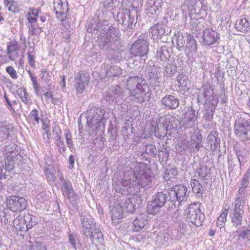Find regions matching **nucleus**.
<instances>
[{
  "label": "nucleus",
  "mask_w": 250,
  "mask_h": 250,
  "mask_svg": "<svg viewBox=\"0 0 250 250\" xmlns=\"http://www.w3.org/2000/svg\"><path fill=\"white\" fill-rule=\"evenodd\" d=\"M119 27L124 31H132L137 21L136 11H130L127 9L123 10L118 12L117 15Z\"/></svg>",
  "instance_id": "nucleus-4"
},
{
  "label": "nucleus",
  "mask_w": 250,
  "mask_h": 250,
  "mask_svg": "<svg viewBox=\"0 0 250 250\" xmlns=\"http://www.w3.org/2000/svg\"><path fill=\"white\" fill-rule=\"evenodd\" d=\"M168 202L171 204V208H174L180 206L182 202H186L189 196L188 188L184 185H177L167 189Z\"/></svg>",
  "instance_id": "nucleus-3"
},
{
  "label": "nucleus",
  "mask_w": 250,
  "mask_h": 250,
  "mask_svg": "<svg viewBox=\"0 0 250 250\" xmlns=\"http://www.w3.org/2000/svg\"><path fill=\"white\" fill-rule=\"evenodd\" d=\"M197 116L193 109H188L186 113L184 126L186 128H190L195 125Z\"/></svg>",
  "instance_id": "nucleus-29"
},
{
  "label": "nucleus",
  "mask_w": 250,
  "mask_h": 250,
  "mask_svg": "<svg viewBox=\"0 0 250 250\" xmlns=\"http://www.w3.org/2000/svg\"><path fill=\"white\" fill-rule=\"evenodd\" d=\"M162 3V0H148L146 5V14L155 20L161 12Z\"/></svg>",
  "instance_id": "nucleus-17"
},
{
  "label": "nucleus",
  "mask_w": 250,
  "mask_h": 250,
  "mask_svg": "<svg viewBox=\"0 0 250 250\" xmlns=\"http://www.w3.org/2000/svg\"><path fill=\"white\" fill-rule=\"evenodd\" d=\"M25 217L22 218V217L19 216L13 221V227L17 230L21 231H26V225H25Z\"/></svg>",
  "instance_id": "nucleus-39"
},
{
  "label": "nucleus",
  "mask_w": 250,
  "mask_h": 250,
  "mask_svg": "<svg viewBox=\"0 0 250 250\" xmlns=\"http://www.w3.org/2000/svg\"><path fill=\"white\" fill-rule=\"evenodd\" d=\"M175 37L176 47L178 50H181L185 44V38L182 33L180 32L175 34Z\"/></svg>",
  "instance_id": "nucleus-50"
},
{
  "label": "nucleus",
  "mask_w": 250,
  "mask_h": 250,
  "mask_svg": "<svg viewBox=\"0 0 250 250\" xmlns=\"http://www.w3.org/2000/svg\"><path fill=\"white\" fill-rule=\"evenodd\" d=\"M2 153L6 160L14 159V160L22 161L24 159L20 147L13 143L6 145L2 148Z\"/></svg>",
  "instance_id": "nucleus-11"
},
{
  "label": "nucleus",
  "mask_w": 250,
  "mask_h": 250,
  "mask_svg": "<svg viewBox=\"0 0 250 250\" xmlns=\"http://www.w3.org/2000/svg\"><path fill=\"white\" fill-rule=\"evenodd\" d=\"M122 73L120 67L112 65L108 67L106 71L105 77L107 78H111L119 77Z\"/></svg>",
  "instance_id": "nucleus-38"
},
{
  "label": "nucleus",
  "mask_w": 250,
  "mask_h": 250,
  "mask_svg": "<svg viewBox=\"0 0 250 250\" xmlns=\"http://www.w3.org/2000/svg\"><path fill=\"white\" fill-rule=\"evenodd\" d=\"M203 96L206 98V102H209L212 100H217L216 96L213 95V90L211 88L210 85H206L203 87Z\"/></svg>",
  "instance_id": "nucleus-45"
},
{
  "label": "nucleus",
  "mask_w": 250,
  "mask_h": 250,
  "mask_svg": "<svg viewBox=\"0 0 250 250\" xmlns=\"http://www.w3.org/2000/svg\"><path fill=\"white\" fill-rule=\"evenodd\" d=\"M96 17L101 24L104 26L103 31H107L110 29L109 26V21L113 17L112 13L110 11H99L96 13Z\"/></svg>",
  "instance_id": "nucleus-20"
},
{
  "label": "nucleus",
  "mask_w": 250,
  "mask_h": 250,
  "mask_svg": "<svg viewBox=\"0 0 250 250\" xmlns=\"http://www.w3.org/2000/svg\"><path fill=\"white\" fill-rule=\"evenodd\" d=\"M90 81V76L88 73L80 71L75 78L74 87L77 94H83L88 86Z\"/></svg>",
  "instance_id": "nucleus-12"
},
{
  "label": "nucleus",
  "mask_w": 250,
  "mask_h": 250,
  "mask_svg": "<svg viewBox=\"0 0 250 250\" xmlns=\"http://www.w3.org/2000/svg\"><path fill=\"white\" fill-rule=\"evenodd\" d=\"M185 212L188 222L196 227H199L202 225L205 216L200 209L199 204L193 203L189 205L185 210Z\"/></svg>",
  "instance_id": "nucleus-6"
},
{
  "label": "nucleus",
  "mask_w": 250,
  "mask_h": 250,
  "mask_svg": "<svg viewBox=\"0 0 250 250\" xmlns=\"http://www.w3.org/2000/svg\"><path fill=\"white\" fill-rule=\"evenodd\" d=\"M61 190L63 195L67 197L71 203L73 204L76 203L78 199V195L75 193L70 181L62 185Z\"/></svg>",
  "instance_id": "nucleus-19"
},
{
  "label": "nucleus",
  "mask_w": 250,
  "mask_h": 250,
  "mask_svg": "<svg viewBox=\"0 0 250 250\" xmlns=\"http://www.w3.org/2000/svg\"><path fill=\"white\" fill-rule=\"evenodd\" d=\"M148 42L144 36H140L138 39L132 44L130 53L134 56L147 57L149 50Z\"/></svg>",
  "instance_id": "nucleus-9"
},
{
  "label": "nucleus",
  "mask_w": 250,
  "mask_h": 250,
  "mask_svg": "<svg viewBox=\"0 0 250 250\" xmlns=\"http://www.w3.org/2000/svg\"><path fill=\"white\" fill-rule=\"evenodd\" d=\"M64 135L68 146L71 148L73 147V143L72 140V135L70 132V131L68 129L64 130Z\"/></svg>",
  "instance_id": "nucleus-62"
},
{
  "label": "nucleus",
  "mask_w": 250,
  "mask_h": 250,
  "mask_svg": "<svg viewBox=\"0 0 250 250\" xmlns=\"http://www.w3.org/2000/svg\"><path fill=\"white\" fill-rule=\"evenodd\" d=\"M238 240L241 239L250 240V229H238L235 231Z\"/></svg>",
  "instance_id": "nucleus-52"
},
{
  "label": "nucleus",
  "mask_w": 250,
  "mask_h": 250,
  "mask_svg": "<svg viewBox=\"0 0 250 250\" xmlns=\"http://www.w3.org/2000/svg\"><path fill=\"white\" fill-rule=\"evenodd\" d=\"M218 102L217 100H212L209 101V102L205 103V113L204 115V118L206 121H211L212 120L213 116Z\"/></svg>",
  "instance_id": "nucleus-24"
},
{
  "label": "nucleus",
  "mask_w": 250,
  "mask_h": 250,
  "mask_svg": "<svg viewBox=\"0 0 250 250\" xmlns=\"http://www.w3.org/2000/svg\"><path fill=\"white\" fill-rule=\"evenodd\" d=\"M141 149L143 154L146 153L151 157H155L157 154V150L153 145H143Z\"/></svg>",
  "instance_id": "nucleus-42"
},
{
  "label": "nucleus",
  "mask_w": 250,
  "mask_h": 250,
  "mask_svg": "<svg viewBox=\"0 0 250 250\" xmlns=\"http://www.w3.org/2000/svg\"><path fill=\"white\" fill-rule=\"evenodd\" d=\"M190 185L193 192L197 194H199L198 196H202L204 188L199 181L195 179H192L190 181Z\"/></svg>",
  "instance_id": "nucleus-44"
},
{
  "label": "nucleus",
  "mask_w": 250,
  "mask_h": 250,
  "mask_svg": "<svg viewBox=\"0 0 250 250\" xmlns=\"http://www.w3.org/2000/svg\"><path fill=\"white\" fill-rule=\"evenodd\" d=\"M20 49L18 42L13 40L8 43L7 46V53L9 55V59L12 61L15 60L19 56L18 53Z\"/></svg>",
  "instance_id": "nucleus-27"
},
{
  "label": "nucleus",
  "mask_w": 250,
  "mask_h": 250,
  "mask_svg": "<svg viewBox=\"0 0 250 250\" xmlns=\"http://www.w3.org/2000/svg\"><path fill=\"white\" fill-rule=\"evenodd\" d=\"M96 43L105 52L118 50L120 46V37L110 29L103 31L98 36Z\"/></svg>",
  "instance_id": "nucleus-2"
},
{
  "label": "nucleus",
  "mask_w": 250,
  "mask_h": 250,
  "mask_svg": "<svg viewBox=\"0 0 250 250\" xmlns=\"http://www.w3.org/2000/svg\"><path fill=\"white\" fill-rule=\"evenodd\" d=\"M168 125L159 122L154 128L155 135L156 137L162 139L167 133Z\"/></svg>",
  "instance_id": "nucleus-32"
},
{
  "label": "nucleus",
  "mask_w": 250,
  "mask_h": 250,
  "mask_svg": "<svg viewBox=\"0 0 250 250\" xmlns=\"http://www.w3.org/2000/svg\"><path fill=\"white\" fill-rule=\"evenodd\" d=\"M135 129L132 126H124L122 128L121 134L123 136L125 142L127 143L130 139L134 138Z\"/></svg>",
  "instance_id": "nucleus-40"
},
{
  "label": "nucleus",
  "mask_w": 250,
  "mask_h": 250,
  "mask_svg": "<svg viewBox=\"0 0 250 250\" xmlns=\"http://www.w3.org/2000/svg\"><path fill=\"white\" fill-rule=\"evenodd\" d=\"M162 104L169 110L176 109L180 104L179 99L172 95H166L161 101Z\"/></svg>",
  "instance_id": "nucleus-21"
},
{
  "label": "nucleus",
  "mask_w": 250,
  "mask_h": 250,
  "mask_svg": "<svg viewBox=\"0 0 250 250\" xmlns=\"http://www.w3.org/2000/svg\"><path fill=\"white\" fill-rule=\"evenodd\" d=\"M123 211L122 206L121 205H118L112 209L111 219L113 224L116 225L120 222L123 217Z\"/></svg>",
  "instance_id": "nucleus-34"
},
{
  "label": "nucleus",
  "mask_w": 250,
  "mask_h": 250,
  "mask_svg": "<svg viewBox=\"0 0 250 250\" xmlns=\"http://www.w3.org/2000/svg\"><path fill=\"white\" fill-rule=\"evenodd\" d=\"M17 93L20 96L21 100L25 104H28L30 102V99L28 98V94L27 91L21 88H20L17 90Z\"/></svg>",
  "instance_id": "nucleus-53"
},
{
  "label": "nucleus",
  "mask_w": 250,
  "mask_h": 250,
  "mask_svg": "<svg viewBox=\"0 0 250 250\" xmlns=\"http://www.w3.org/2000/svg\"><path fill=\"white\" fill-rule=\"evenodd\" d=\"M32 250H46V245L41 241L35 242L31 246Z\"/></svg>",
  "instance_id": "nucleus-60"
},
{
  "label": "nucleus",
  "mask_w": 250,
  "mask_h": 250,
  "mask_svg": "<svg viewBox=\"0 0 250 250\" xmlns=\"http://www.w3.org/2000/svg\"><path fill=\"white\" fill-rule=\"evenodd\" d=\"M235 27L241 32H250V23L245 18L238 19L235 22Z\"/></svg>",
  "instance_id": "nucleus-35"
},
{
  "label": "nucleus",
  "mask_w": 250,
  "mask_h": 250,
  "mask_svg": "<svg viewBox=\"0 0 250 250\" xmlns=\"http://www.w3.org/2000/svg\"><path fill=\"white\" fill-rule=\"evenodd\" d=\"M104 99L109 103H112L114 100L119 102L124 98L123 89L119 85L110 87L104 95Z\"/></svg>",
  "instance_id": "nucleus-13"
},
{
  "label": "nucleus",
  "mask_w": 250,
  "mask_h": 250,
  "mask_svg": "<svg viewBox=\"0 0 250 250\" xmlns=\"http://www.w3.org/2000/svg\"><path fill=\"white\" fill-rule=\"evenodd\" d=\"M245 114L236 119L234 124V132L237 136L243 141L250 139V124L246 118Z\"/></svg>",
  "instance_id": "nucleus-7"
},
{
  "label": "nucleus",
  "mask_w": 250,
  "mask_h": 250,
  "mask_svg": "<svg viewBox=\"0 0 250 250\" xmlns=\"http://www.w3.org/2000/svg\"><path fill=\"white\" fill-rule=\"evenodd\" d=\"M177 71V66L173 64L168 63L165 66V72L167 76L171 77Z\"/></svg>",
  "instance_id": "nucleus-58"
},
{
  "label": "nucleus",
  "mask_w": 250,
  "mask_h": 250,
  "mask_svg": "<svg viewBox=\"0 0 250 250\" xmlns=\"http://www.w3.org/2000/svg\"><path fill=\"white\" fill-rule=\"evenodd\" d=\"M236 154L237 156V159L240 165H241V163L243 162L245 157H246L249 154V152L247 150L245 149H240L236 150Z\"/></svg>",
  "instance_id": "nucleus-57"
},
{
  "label": "nucleus",
  "mask_w": 250,
  "mask_h": 250,
  "mask_svg": "<svg viewBox=\"0 0 250 250\" xmlns=\"http://www.w3.org/2000/svg\"><path fill=\"white\" fill-rule=\"evenodd\" d=\"M244 211H241L236 209H231L229 215L230 217L231 222L233 227L240 228L242 225V217Z\"/></svg>",
  "instance_id": "nucleus-22"
},
{
  "label": "nucleus",
  "mask_w": 250,
  "mask_h": 250,
  "mask_svg": "<svg viewBox=\"0 0 250 250\" xmlns=\"http://www.w3.org/2000/svg\"><path fill=\"white\" fill-rule=\"evenodd\" d=\"M177 173V171L175 168L168 169L166 170L163 178L165 181H173L176 179Z\"/></svg>",
  "instance_id": "nucleus-51"
},
{
  "label": "nucleus",
  "mask_w": 250,
  "mask_h": 250,
  "mask_svg": "<svg viewBox=\"0 0 250 250\" xmlns=\"http://www.w3.org/2000/svg\"><path fill=\"white\" fill-rule=\"evenodd\" d=\"M129 96L131 100L137 103L142 104L146 101H148L151 96V91L148 85L144 84V85L139 88H135L130 90Z\"/></svg>",
  "instance_id": "nucleus-8"
},
{
  "label": "nucleus",
  "mask_w": 250,
  "mask_h": 250,
  "mask_svg": "<svg viewBox=\"0 0 250 250\" xmlns=\"http://www.w3.org/2000/svg\"><path fill=\"white\" fill-rule=\"evenodd\" d=\"M202 42L204 45L211 46L215 44L220 39L219 34L210 28H206L203 31Z\"/></svg>",
  "instance_id": "nucleus-18"
},
{
  "label": "nucleus",
  "mask_w": 250,
  "mask_h": 250,
  "mask_svg": "<svg viewBox=\"0 0 250 250\" xmlns=\"http://www.w3.org/2000/svg\"><path fill=\"white\" fill-rule=\"evenodd\" d=\"M224 72H223L219 67H217L215 69L214 77L216 78L218 82H221L223 81L224 77Z\"/></svg>",
  "instance_id": "nucleus-64"
},
{
  "label": "nucleus",
  "mask_w": 250,
  "mask_h": 250,
  "mask_svg": "<svg viewBox=\"0 0 250 250\" xmlns=\"http://www.w3.org/2000/svg\"><path fill=\"white\" fill-rule=\"evenodd\" d=\"M185 3L188 5L189 8H191V11L194 10L200 14L206 10L204 0H185Z\"/></svg>",
  "instance_id": "nucleus-23"
},
{
  "label": "nucleus",
  "mask_w": 250,
  "mask_h": 250,
  "mask_svg": "<svg viewBox=\"0 0 250 250\" xmlns=\"http://www.w3.org/2000/svg\"><path fill=\"white\" fill-rule=\"evenodd\" d=\"M53 167L50 164L46 163L45 166V174L49 182H54L56 177L54 173Z\"/></svg>",
  "instance_id": "nucleus-48"
},
{
  "label": "nucleus",
  "mask_w": 250,
  "mask_h": 250,
  "mask_svg": "<svg viewBox=\"0 0 250 250\" xmlns=\"http://www.w3.org/2000/svg\"><path fill=\"white\" fill-rule=\"evenodd\" d=\"M22 161L5 159V169L8 171H10L14 169L15 164H17L19 165Z\"/></svg>",
  "instance_id": "nucleus-55"
},
{
  "label": "nucleus",
  "mask_w": 250,
  "mask_h": 250,
  "mask_svg": "<svg viewBox=\"0 0 250 250\" xmlns=\"http://www.w3.org/2000/svg\"><path fill=\"white\" fill-rule=\"evenodd\" d=\"M210 169L206 166L201 165L196 169V173L202 179H207L210 176Z\"/></svg>",
  "instance_id": "nucleus-46"
},
{
  "label": "nucleus",
  "mask_w": 250,
  "mask_h": 250,
  "mask_svg": "<svg viewBox=\"0 0 250 250\" xmlns=\"http://www.w3.org/2000/svg\"><path fill=\"white\" fill-rule=\"evenodd\" d=\"M25 219V225H26V229L29 230L36 226L38 223L37 218L33 215L28 214L24 216Z\"/></svg>",
  "instance_id": "nucleus-47"
},
{
  "label": "nucleus",
  "mask_w": 250,
  "mask_h": 250,
  "mask_svg": "<svg viewBox=\"0 0 250 250\" xmlns=\"http://www.w3.org/2000/svg\"><path fill=\"white\" fill-rule=\"evenodd\" d=\"M207 141L210 145V149L215 150L220 147V140L218 137V133L212 130L207 137Z\"/></svg>",
  "instance_id": "nucleus-30"
},
{
  "label": "nucleus",
  "mask_w": 250,
  "mask_h": 250,
  "mask_svg": "<svg viewBox=\"0 0 250 250\" xmlns=\"http://www.w3.org/2000/svg\"><path fill=\"white\" fill-rule=\"evenodd\" d=\"M38 113V111L36 109H34L31 111L28 117L30 119L35 121L37 124H39L41 120Z\"/></svg>",
  "instance_id": "nucleus-61"
},
{
  "label": "nucleus",
  "mask_w": 250,
  "mask_h": 250,
  "mask_svg": "<svg viewBox=\"0 0 250 250\" xmlns=\"http://www.w3.org/2000/svg\"><path fill=\"white\" fill-rule=\"evenodd\" d=\"M14 129L12 125L1 123L0 125V142H3L12 137Z\"/></svg>",
  "instance_id": "nucleus-25"
},
{
  "label": "nucleus",
  "mask_w": 250,
  "mask_h": 250,
  "mask_svg": "<svg viewBox=\"0 0 250 250\" xmlns=\"http://www.w3.org/2000/svg\"><path fill=\"white\" fill-rule=\"evenodd\" d=\"M147 79L149 84L154 90H158L161 86L160 74L157 73V69L154 67L149 65L146 67Z\"/></svg>",
  "instance_id": "nucleus-16"
},
{
  "label": "nucleus",
  "mask_w": 250,
  "mask_h": 250,
  "mask_svg": "<svg viewBox=\"0 0 250 250\" xmlns=\"http://www.w3.org/2000/svg\"><path fill=\"white\" fill-rule=\"evenodd\" d=\"M152 179L151 170L142 163L132 168L127 167L123 172L114 175L112 186L115 190L121 194L135 195L140 191V187L146 188Z\"/></svg>",
  "instance_id": "nucleus-1"
},
{
  "label": "nucleus",
  "mask_w": 250,
  "mask_h": 250,
  "mask_svg": "<svg viewBox=\"0 0 250 250\" xmlns=\"http://www.w3.org/2000/svg\"><path fill=\"white\" fill-rule=\"evenodd\" d=\"M34 43H33V45L29 46L28 52L27 53V59L28 61V62L30 64V65L33 67H35V65L34 61L35 53H34Z\"/></svg>",
  "instance_id": "nucleus-56"
},
{
  "label": "nucleus",
  "mask_w": 250,
  "mask_h": 250,
  "mask_svg": "<svg viewBox=\"0 0 250 250\" xmlns=\"http://www.w3.org/2000/svg\"><path fill=\"white\" fill-rule=\"evenodd\" d=\"M6 205L13 212H21L26 208L27 202L23 197L11 196L7 199Z\"/></svg>",
  "instance_id": "nucleus-10"
},
{
  "label": "nucleus",
  "mask_w": 250,
  "mask_h": 250,
  "mask_svg": "<svg viewBox=\"0 0 250 250\" xmlns=\"http://www.w3.org/2000/svg\"><path fill=\"white\" fill-rule=\"evenodd\" d=\"M168 199L167 190L156 193L153 195L152 200L147 204V212L150 214H157L166 203H170L168 201Z\"/></svg>",
  "instance_id": "nucleus-5"
},
{
  "label": "nucleus",
  "mask_w": 250,
  "mask_h": 250,
  "mask_svg": "<svg viewBox=\"0 0 250 250\" xmlns=\"http://www.w3.org/2000/svg\"><path fill=\"white\" fill-rule=\"evenodd\" d=\"M81 221L83 226L82 232L84 236V240L88 242V235H90V233L92 232L98 226L94 222L92 218L88 215L84 216L81 214Z\"/></svg>",
  "instance_id": "nucleus-15"
},
{
  "label": "nucleus",
  "mask_w": 250,
  "mask_h": 250,
  "mask_svg": "<svg viewBox=\"0 0 250 250\" xmlns=\"http://www.w3.org/2000/svg\"><path fill=\"white\" fill-rule=\"evenodd\" d=\"M91 241L90 244H93L95 240L97 241L100 243H102L104 241V236L103 233L98 226L96 227L92 232L88 235V239Z\"/></svg>",
  "instance_id": "nucleus-37"
},
{
  "label": "nucleus",
  "mask_w": 250,
  "mask_h": 250,
  "mask_svg": "<svg viewBox=\"0 0 250 250\" xmlns=\"http://www.w3.org/2000/svg\"><path fill=\"white\" fill-rule=\"evenodd\" d=\"M245 202V197L236 196L234 204V207L232 209H236L241 211H244V205Z\"/></svg>",
  "instance_id": "nucleus-54"
},
{
  "label": "nucleus",
  "mask_w": 250,
  "mask_h": 250,
  "mask_svg": "<svg viewBox=\"0 0 250 250\" xmlns=\"http://www.w3.org/2000/svg\"><path fill=\"white\" fill-rule=\"evenodd\" d=\"M150 31L153 40H159L166 33V26L163 23H158L151 27Z\"/></svg>",
  "instance_id": "nucleus-28"
},
{
  "label": "nucleus",
  "mask_w": 250,
  "mask_h": 250,
  "mask_svg": "<svg viewBox=\"0 0 250 250\" xmlns=\"http://www.w3.org/2000/svg\"><path fill=\"white\" fill-rule=\"evenodd\" d=\"M187 42L185 47L188 48L190 51L196 52L197 49V45L193 36L188 34L187 38Z\"/></svg>",
  "instance_id": "nucleus-43"
},
{
  "label": "nucleus",
  "mask_w": 250,
  "mask_h": 250,
  "mask_svg": "<svg viewBox=\"0 0 250 250\" xmlns=\"http://www.w3.org/2000/svg\"><path fill=\"white\" fill-rule=\"evenodd\" d=\"M87 113V122L95 125L101 123L104 114V110L93 104L90 105Z\"/></svg>",
  "instance_id": "nucleus-14"
},
{
  "label": "nucleus",
  "mask_w": 250,
  "mask_h": 250,
  "mask_svg": "<svg viewBox=\"0 0 250 250\" xmlns=\"http://www.w3.org/2000/svg\"><path fill=\"white\" fill-rule=\"evenodd\" d=\"M179 84L184 89H188L190 83L188 78L185 75H180L177 77Z\"/></svg>",
  "instance_id": "nucleus-49"
},
{
  "label": "nucleus",
  "mask_w": 250,
  "mask_h": 250,
  "mask_svg": "<svg viewBox=\"0 0 250 250\" xmlns=\"http://www.w3.org/2000/svg\"><path fill=\"white\" fill-rule=\"evenodd\" d=\"M147 220L145 214H139L136 216L133 221L134 229L133 231L139 232L145 226L147 223Z\"/></svg>",
  "instance_id": "nucleus-33"
},
{
  "label": "nucleus",
  "mask_w": 250,
  "mask_h": 250,
  "mask_svg": "<svg viewBox=\"0 0 250 250\" xmlns=\"http://www.w3.org/2000/svg\"><path fill=\"white\" fill-rule=\"evenodd\" d=\"M54 10L61 11H65V12H67L68 11L67 3H66L65 5H63L62 2L61 0H59L57 5L54 7Z\"/></svg>",
  "instance_id": "nucleus-63"
},
{
  "label": "nucleus",
  "mask_w": 250,
  "mask_h": 250,
  "mask_svg": "<svg viewBox=\"0 0 250 250\" xmlns=\"http://www.w3.org/2000/svg\"><path fill=\"white\" fill-rule=\"evenodd\" d=\"M145 79L140 76H130L126 82V86L127 89L130 92L131 90L135 88H139L144 85L145 83Z\"/></svg>",
  "instance_id": "nucleus-26"
},
{
  "label": "nucleus",
  "mask_w": 250,
  "mask_h": 250,
  "mask_svg": "<svg viewBox=\"0 0 250 250\" xmlns=\"http://www.w3.org/2000/svg\"><path fill=\"white\" fill-rule=\"evenodd\" d=\"M87 31L89 33H92L93 31L101 29L103 31L104 26L101 24L97 18L95 19H89L87 22Z\"/></svg>",
  "instance_id": "nucleus-36"
},
{
  "label": "nucleus",
  "mask_w": 250,
  "mask_h": 250,
  "mask_svg": "<svg viewBox=\"0 0 250 250\" xmlns=\"http://www.w3.org/2000/svg\"><path fill=\"white\" fill-rule=\"evenodd\" d=\"M169 48L166 45H161L157 47L156 57L162 62H166L170 57Z\"/></svg>",
  "instance_id": "nucleus-31"
},
{
  "label": "nucleus",
  "mask_w": 250,
  "mask_h": 250,
  "mask_svg": "<svg viewBox=\"0 0 250 250\" xmlns=\"http://www.w3.org/2000/svg\"><path fill=\"white\" fill-rule=\"evenodd\" d=\"M114 51H105L107 53L106 58L107 60L116 62L119 60L118 52Z\"/></svg>",
  "instance_id": "nucleus-59"
},
{
  "label": "nucleus",
  "mask_w": 250,
  "mask_h": 250,
  "mask_svg": "<svg viewBox=\"0 0 250 250\" xmlns=\"http://www.w3.org/2000/svg\"><path fill=\"white\" fill-rule=\"evenodd\" d=\"M135 199L133 198H128L126 199L123 204L122 208L124 211L127 212L133 213L135 211V205L134 202Z\"/></svg>",
  "instance_id": "nucleus-41"
}]
</instances>
